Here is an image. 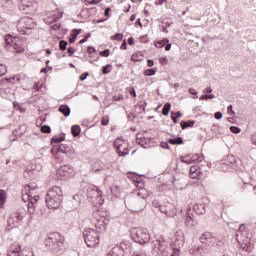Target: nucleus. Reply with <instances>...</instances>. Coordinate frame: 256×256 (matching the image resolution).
<instances>
[{
    "instance_id": "obj_1",
    "label": "nucleus",
    "mask_w": 256,
    "mask_h": 256,
    "mask_svg": "<svg viewBox=\"0 0 256 256\" xmlns=\"http://www.w3.org/2000/svg\"><path fill=\"white\" fill-rule=\"evenodd\" d=\"M109 221L106 222L105 218H100L95 224V229L87 228L83 232V239L87 247L93 248L99 245V233H105L107 231V226Z\"/></svg>"
},
{
    "instance_id": "obj_2",
    "label": "nucleus",
    "mask_w": 256,
    "mask_h": 256,
    "mask_svg": "<svg viewBox=\"0 0 256 256\" xmlns=\"http://www.w3.org/2000/svg\"><path fill=\"white\" fill-rule=\"evenodd\" d=\"M147 197H149L147 190L141 189L128 196L124 203L129 211H132L133 213H139L143 211L145 207H147Z\"/></svg>"
},
{
    "instance_id": "obj_3",
    "label": "nucleus",
    "mask_w": 256,
    "mask_h": 256,
    "mask_svg": "<svg viewBox=\"0 0 256 256\" xmlns=\"http://www.w3.org/2000/svg\"><path fill=\"white\" fill-rule=\"evenodd\" d=\"M151 248L154 256H179V248L169 247V243L161 236L152 240Z\"/></svg>"
},
{
    "instance_id": "obj_4",
    "label": "nucleus",
    "mask_w": 256,
    "mask_h": 256,
    "mask_svg": "<svg viewBox=\"0 0 256 256\" xmlns=\"http://www.w3.org/2000/svg\"><path fill=\"white\" fill-rule=\"evenodd\" d=\"M37 191V184L32 183L26 185L22 190V200L24 203L28 202V213L33 215L37 207V201H39V195L35 194Z\"/></svg>"
},
{
    "instance_id": "obj_5",
    "label": "nucleus",
    "mask_w": 256,
    "mask_h": 256,
    "mask_svg": "<svg viewBox=\"0 0 256 256\" xmlns=\"http://www.w3.org/2000/svg\"><path fill=\"white\" fill-rule=\"evenodd\" d=\"M45 203L48 209H59L63 203V190L61 187L54 186L50 188L45 196Z\"/></svg>"
},
{
    "instance_id": "obj_6",
    "label": "nucleus",
    "mask_w": 256,
    "mask_h": 256,
    "mask_svg": "<svg viewBox=\"0 0 256 256\" xmlns=\"http://www.w3.org/2000/svg\"><path fill=\"white\" fill-rule=\"evenodd\" d=\"M44 245L48 251H59L63 247V236L52 233L44 240Z\"/></svg>"
},
{
    "instance_id": "obj_7",
    "label": "nucleus",
    "mask_w": 256,
    "mask_h": 256,
    "mask_svg": "<svg viewBox=\"0 0 256 256\" xmlns=\"http://www.w3.org/2000/svg\"><path fill=\"white\" fill-rule=\"evenodd\" d=\"M37 22L31 17H23L17 23V29L20 35H31L33 29H36Z\"/></svg>"
},
{
    "instance_id": "obj_8",
    "label": "nucleus",
    "mask_w": 256,
    "mask_h": 256,
    "mask_svg": "<svg viewBox=\"0 0 256 256\" xmlns=\"http://www.w3.org/2000/svg\"><path fill=\"white\" fill-rule=\"evenodd\" d=\"M51 153L59 161H63L61 155H65L68 158H71L73 157V155H75V151L73 150V148L66 146L65 144H58L53 146L51 149Z\"/></svg>"
},
{
    "instance_id": "obj_9",
    "label": "nucleus",
    "mask_w": 256,
    "mask_h": 256,
    "mask_svg": "<svg viewBox=\"0 0 256 256\" xmlns=\"http://www.w3.org/2000/svg\"><path fill=\"white\" fill-rule=\"evenodd\" d=\"M132 239L135 243H139L143 245V243H149V239L151 236L149 235V231L145 228H135L132 230Z\"/></svg>"
},
{
    "instance_id": "obj_10",
    "label": "nucleus",
    "mask_w": 256,
    "mask_h": 256,
    "mask_svg": "<svg viewBox=\"0 0 256 256\" xmlns=\"http://www.w3.org/2000/svg\"><path fill=\"white\" fill-rule=\"evenodd\" d=\"M25 215H27L25 209H20L17 212L11 214L8 218V227H11L12 229L15 227H19V225L23 223Z\"/></svg>"
},
{
    "instance_id": "obj_11",
    "label": "nucleus",
    "mask_w": 256,
    "mask_h": 256,
    "mask_svg": "<svg viewBox=\"0 0 256 256\" xmlns=\"http://www.w3.org/2000/svg\"><path fill=\"white\" fill-rule=\"evenodd\" d=\"M251 233L249 230H245V226L241 225L239 230L236 232L235 239L239 245H249L251 243Z\"/></svg>"
},
{
    "instance_id": "obj_12",
    "label": "nucleus",
    "mask_w": 256,
    "mask_h": 256,
    "mask_svg": "<svg viewBox=\"0 0 256 256\" xmlns=\"http://www.w3.org/2000/svg\"><path fill=\"white\" fill-rule=\"evenodd\" d=\"M75 175V168L71 164H65L57 170V178L60 181H65Z\"/></svg>"
},
{
    "instance_id": "obj_13",
    "label": "nucleus",
    "mask_w": 256,
    "mask_h": 256,
    "mask_svg": "<svg viewBox=\"0 0 256 256\" xmlns=\"http://www.w3.org/2000/svg\"><path fill=\"white\" fill-rule=\"evenodd\" d=\"M87 197L88 199H91L92 203H99V205H103V192H101L97 186L88 188Z\"/></svg>"
},
{
    "instance_id": "obj_14",
    "label": "nucleus",
    "mask_w": 256,
    "mask_h": 256,
    "mask_svg": "<svg viewBox=\"0 0 256 256\" xmlns=\"http://www.w3.org/2000/svg\"><path fill=\"white\" fill-rule=\"evenodd\" d=\"M114 147L117 150L119 157H127V155H129V145L126 140L117 138L114 141Z\"/></svg>"
},
{
    "instance_id": "obj_15",
    "label": "nucleus",
    "mask_w": 256,
    "mask_h": 256,
    "mask_svg": "<svg viewBox=\"0 0 256 256\" xmlns=\"http://www.w3.org/2000/svg\"><path fill=\"white\" fill-rule=\"evenodd\" d=\"M19 9L29 15L30 13H35V11H37V4L32 0H22L19 4Z\"/></svg>"
},
{
    "instance_id": "obj_16",
    "label": "nucleus",
    "mask_w": 256,
    "mask_h": 256,
    "mask_svg": "<svg viewBox=\"0 0 256 256\" xmlns=\"http://www.w3.org/2000/svg\"><path fill=\"white\" fill-rule=\"evenodd\" d=\"M62 17H63V14H59V13L52 14L51 16L46 18L44 21L45 23L50 25V29H52L53 31H57L58 29L61 28V24L58 23L57 21H59V19H61Z\"/></svg>"
},
{
    "instance_id": "obj_17",
    "label": "nucleus",
    "mask_w": 256,
    "mask_h": 256,
    "mask_svg": "<svg viewBox=\"0 0 256 256\" xmlns=\"http://www.w3.org/2000/svg\"><path fill=\"white\" fill-rule=\"evenodd\" d=\"M160 212L164 213L168 217H174L175 213H177V208H175L174 204L167 202L160 206Z\"/></svg>"
},
{
    "instance_id": "obj_18",
    "label": "nucleus",
    "mask_w": 256,
    "mask_h": 256,
    "mask_svg": "<svg viewBox=\"0 0 256 256\" xmlns=\"http://www.w3.org/2000/svg\"><path fill=\"white\" fill-rule=\"evenodd\" d=\"M188 253L190 255H194V256H203V255H207V248H205L202 244L201 245H192L189 250Z\"/></svg>"
},
{
    "instance_id": "obj_19",
    "label": "nucleus",
    "mask_w": 256,
    "mask_h": 256,
    "mask_svg": "<svg viewBox=\"0 0 256 256\" xmlns=\"http://www.w3.org/2000/svg\"><path fill=\"white\" fill-rule=\"evenodd\" d=\"M7 256H23V251H21V245H19L18 243L10 244L7 250Z\"/></svg>"
},
{
    "instance_id": "obj_20",
    "label": "nucleus",
    "mask_w": 256,
    "mask_h": 256,
    "mask_svg": "<svg viewBox=\"0 0 256 256\" xmlns=\"http://www.w3.org/2000/svg\"><path fill=\"white\" fill-rule=\"evenodd\" d=\"M200 243L203 245L209 241V245H217V238L211 234V232L203 233L199 238Z\"/></svg>"
},
{
    "instance_id": "obj_21",
    "label": "nucleus",
    "mask_w": 256,
    "mask_h": 256,
    "mask_svg": "<svg viewBox=\"0 0 256 256\" xmlns=\"http://www.w3.org/2000/svg\"><path fill=\"white\" fill-rule=\"evenodd\" d=\"M176 249H181L183 245H185V234L182 232V230H177L175 233V241Z\"/></svg>"
},
{
    "instance_id": "obj_22",
    "label": "nucleus",
    "mask_w": 256,
    "mask_h": 256,
    "mask_svg": "<svg viewBox=\"0 0 256 256\" xmlns=\"http://www.w3.org/2000/svg\"><path fill=\"white\" fill-rule=\"evenodd\" d=\"M19 81H21V77H19V76L4 78V79L0 80V86L5 87V85H9V83H12V85H15V83H19Z\"/></svg>"
},
{
    "instance_id": "obj_23",
    "label": "nucleus",
    "mask_w": 256,
    "mask_h": 256,
    "mask_svg": "<svg viewBox=\"0 0 256 256\" xmlns=\"http://www.w3.org/2000/svg\"><path fill=\"white\" fill-rule=\"evenodd\" d=\"M186 225L187 227H196L197 225V220L195 219V216L191 213V210H187Z\"/></svg>"
},
{
    "instance_id": "obj_24",
    "label": "nucleus",
    "mask_w": 256,
    "mask_h": 256,
    "mask_svg": "<svg viewBox=\"0 0 256 256\" xmlns=\"http://www.w3.org/2000/svg\"><path fill=\"white\" fill-rule=\"evenodd\" d=\"M107 256H125V251L123 247L115 246L108 252Z\"/></svg>"
},
{
    "instance_id": "obj_25",
    "label": "nucleus",
    "mask_w": 256,
    "mask_h": 256,
    "mask_svg": "<svg viewBox=\"0 0 256 256\" xmlns=\"http://www.w3.org/2000/svg\"><path fill=\"white\" fill-rule=\"evenodd\" d=\"M174 187L178 189V191H181L187 187V184H185V180H177L176 178L172 181Z\"/></svg>"
},
{
    "instance_id": "obj_26",
    "label": "nucleus",
    "mask_w": 256,
    "mask_h": 256,
    "mask_svg": "<svg viewBox=\"0 0 256 256\" xmlns=\"http://www.w3.org/2000/svg\"><path fill=\"white\" fill-rule=\"evenodd\" d=\"M194 211L197 213V215H205L207 210H205V204L199 203L194 205Z\"/></svg>"
},
{
    "instance_id": "obj_27",
    "label": "nucleus",
    "mask_w": 256,
    "mask_h": 256,
    "mask_svg": "<svg viewBox=\"0 0 256 256\" xmlns=\"http://www.w3.org/2000/svg\"><path fill=\"white\" fill-rule=\"evenodd\" d=\"M59 111L64 117H69V115H71V108H69V105L67 104L61 105Z\"/></svg>"
},
{
    "instance_id": "obj_28",
    "label": "nucleus",
    "mask_w": 256,
    "mask_h": 256,
    "mask_svg": "<svg viewBox=\"0 0 256 256\" xmlns=\"http://www.w3.org/2000/svg\"><path fill=\"white\" fill-rule=\"evenodd\" d=\"M146 107H147V102L140 101L136 104L135 109L137 113H144Z\"/></svg>"
},
{
    "instance_id": "obj_29",
    "label": "nucleus",
    "mask_w": 256,
    "mask_h": 256,
    "mask_svg": "<svg viewBox=\"0 0 256 256\" xmlns=\"http://www.w3.org/2000/svg\"><path fill=\"white\" fill-rule=\"evenodd\" d=\"M7 202V192L5 190L0 189V209L5 205Z\"/></svg>"
},
{
    "instance_id": "obj_30",
    "label": "nucleus",
    "mask_w": 256,
    "mask_h": 256,
    "mask_svg": "<svg viewBox=\"0 0 256 256\" xmlns=\"http://www.w3.org/2000/svg\"><path fill=\"white\" fill-rule=\"evenodd\" d=\"M168 143H170V145H182L183 144V138L181 137H175V138H170L168 139Z\"/></svg>"
},
{
    "instance_id": "obj_31",
    "label": "nucleus",
    "mask_w": 256,
    "mask_h": 256,
    "mask_svg": "<svg viewBox=\"0 0 256 256\" xmlns=\"http://www.w3.org/2000/svg\"><path fill=\"white\" fill-rule=\"evenodd\" d=\"M193 125H195V120L181 121L180 122L181 129H187L189 127H193Z\"/></svg>"
},
{
    "instance_id": "obj_32",
    "label": "nucleus",
    "mask_w": 256,
    "mask_h": 256,
    "mask_svg": "<svg viewBox=\"0 0 256 256\" xmlns=\"http://www.w3.org/2000/svg\"><path fill=\"white\" fill-rule=\"evenodd\" d=\"M71 133L73 137H79V135H81V126L73 125L71 128Z\"/></svg>"
},
{
    "instance_id": "obj_33",
    "label": "nucleus",
    "mask_w": 256,
    "mask_h": 256,
    "mask_svg": "<svg viewBox=\"0 0 256 256\" xmlns=\"http://www.w3.org/2000/svg\"><path fill=\"white\" fill-rule=\"evenodd\" d=\"M191 163H201L203 159H205V156L194 154L192 157H190Z\"/></svg>"
},
{
    "instance_id": "obj_34",
    "label": "nucleus",
    "mask_w": 256,
    "mask_h": 256,
    "mask_svg": "<svg viewBox=\"0 0 256 256\" xmlns=\"http://www.w3.org/2000/svg\"><path fill=\"white\" fill-rule=\"evenodd\" d=\"M111 193L114 197L119 198L121 197V188L119 186H112Z\"/></svg>"
},
{
    "instance_id": "obj_35",
    "label": "nucleus",
    "mask_w": 256,
    "mask_h": 256,
    "mask_svg": "<svg viewBox=\"0 0 256 256\" xmlns=\"http://www.w3.org/2000/svg\"><path fill=\"white\" fill-rule=\"evenodd\" d=\"M228 161H230V163H227V165H229L232 169H237V159L235 156H229Z\"/></svg>"
},
{
    "instance_id": "obj_36",
    "label": "nucleus",
    "mask_w": 256,
    "mask_h": 256,
    "mask_svg": "<svg viewBox=\"0 0 256 256\" xmlns=\"http://www.w3.org/2000/svg\"><path fill=\"white\" fill-rule=\"evenodd\" d=\"M169 111H171V103L168 102V103L164 104V106H163L162 115L167 117V115H169Z\"/></svg>"
},
{
    "instance_id": "obj_37",
    "label": "nucleus",
    "mask_w": 256,
    "mask_h": 256,
    "mask_svg": "<svg viewBox=\"0 0 256 256\" xmlns=\"http://www.w3.org/2000/svg\"><path fill=\"white\" fill-rule=\"evenodd\" d=\"M167 43H169V39L164 38L163 40L156 42L155 47H157L158 49H162V47H165Z\"/></svg>"
},
{
    "instance_id": "obj_38",
    "label": "nucleus",
    "mask_w": 256,
    "mask_h": 256,
    "mask_svg": "<svg viewBox=\"0 0 256 256\" xmlns=\"http://www.w3.org/2000/svg\"><path fill=\"white\" fill-rule=\"evenodd\" d=\"M157 73V69L155 68H150L144 71L145 77H153Z\"/></svg>"
},
{
    "instance_id": "obj_39",
    "label": "nucleus",
    "mask_w": 256,
    "mask_h": 256,
    "mask_svg": "<svg viewBox=\"0 0 256 256\" xmlns=\"http://www.w3.org/2000/svg\"><path fill=\"white\" fill-rule=\"evenodd\" d=\"M111 68H112L111 64H108V65H106V66H103V67H102V73H103V75H108V73H111Z\"/></svg>"
},
{
    "instance_id": "obj_40",
    "label": "nucleus",
    "mask_w": 256,
    "mask_h": 256,
    "mask_svg": "<svg viewBox=\"0 0 256 256\" xmlns=\"http://www.w3.org/2000/svg\"><path fill=\"white\" fill-rule=\"evenodd\" d=\"M62 141H65V136L51 138V143H61Z\"/></svg>"
},
{
    "instance_id": "obj_41",
    "label": "nucleus",
    "mask_w": 256,
    "mask_h": 256,
    "mask_svg": "<svg viewBox=\"0 0 256 256\" xmlns=\"http://www.w3.org/2000/svg\"><path fill=\"white\" fill-rule=\"evenodd\" d=\"M112 41H123V34L122 33H116L111 37Z\"/></svg>"
},
{
    "instance_id": "obj_42",
    "label": "nucleus",
    "mask_w": 256,
    "mask_h": 256,
    "mask_svg": "<svg viewBox=\"0 0 256 256\" xmlns=\"http://www.w3.org/2000/svg\"><path fill=\"white\" fill-rule=\"evenodd\" d=\"M67 45H68L67 41L61 40L59 42L60 51H65L67 49Z\"/></svg>"
},
{
    "instance_id": "obj_43",
    "label": "nucleus",
    "mask_w": 256,
    "mask_h": 256,
    "mask_svg": "<svg viewBox=\"0 0 256 256\" xmlns=\"http://www.w3.org/2000/svg\"><path fill=\"white\" fill-rule=\"evenodd\" d=\"M199 99L200 101H204L205 99H215V94H204Z\"/></svg>"
},
{
    "instance_id": "obj_44",
    "label": "nucleus",
    "mask_w": 256,
    "mask_h": 256,
    "mask_svg": "<svg viewBox=\"0 0 256 256\" xmlns=\"http://www.w3.org/2000/svg\"><path fill=\"white\" fill-rule=\"evenodd\" d=\"M7 74V66L4 64H0V77H3V75Z\"/></svg>"
},
{
    "instance_id": "obj_45",
    "label": "nucleus",
    "mask_w": 256,
    "mask_h": 256,
    "mask_svg": "<svg viewBox=\"0 0 256 256\" xmlns=\"http://www.w3.org/2000/svg\"><path fill=\"white\" fill-rule=\"evenodd\" d=\"M3 7L5 9H12L13 7V1L12 0H7L4 4H3Z\"/></svg>"
},
{
    "instance_id": "obj_46",
    "label": "nucleus",
    "mask_w": 256,
    "mask_h": 256,
    "mask_svg": "<svg viewBox=\"0 0 256 256\" xmlns=\"http://www.w3.org/2000/svg\"><path fill=\"white\" fill-rule=\"evenodd\" d=\"M181 162L182 163H186V165H191L192 163H191V157H189V156H184V157H182L181 158Z\"/></svg>"
},
{
    "instance_id": "obj_47",
    "label": "nucleus",
    "mask_w": 256,
    "mask_h": 256,
    "mask_svg": "<svg viewBox=\"0 0 256 256\" xmlns=\"http://www.w3.org/2000/svg\"><path fill=\"white\" fill-rule=\"evenodd\" d=\"M230 131H231V133H235V135H237V134L241 133V128H239L237 126H231Z\"/></svg>"
},
{
    "instance_id": "obj_48",
    "label": "nucleus",
    "mask_w": 256,
    "mask_h": 256,
    "mask_svg": "<svg viewBox=\"0 0 256 256\" xmlns=\"http://www.w3.org/2000/svg\"><path fill=\"white\" fill-rule=\"evenodd\" d=\"M202 172H192L190 173L191 179H200Z\"/></svg>"
},
{
    "instance_id": "obj_49",
    "label": "nucleus",
    "mask_w": 256,
    "mask_h": 256,
    "mask_svg": "<svg viewBox=\"0 0 256 256\" xmlns=\"http://www.w3.org/2000/svg\"><path fill=\"white\" fill-rule=\"evenodd\" d=\"M131 61H133L134 63L141 61V58L139 57V52L132 55Z\"/></svg>"
},
{
    "instance_id": "obj_50",
    "label": "nucleus",
    "mask_w": 256,
    "mask_h": 256,
    "mask_svg": "<svg viewBox=\"0 0 256 256\" xmlns=\"http://www.w3.org/2000/svg\"><path fill=\"white\" fill-rule=\"evenodd\" d=\"M204 246L205 249H207V252L209 253L213 247H215L216 245H209V241H206V243L202 244Z\"/></svg>"
},
{
    "instance_id": "obj_51",
    "label": "nucleus",
    "mask_w": 256,
    "mask_h": 256,
    "mask_svg": "<svg viewBox=\"0 0 256 256\" xmlns=\"http://www.w3.org/2000/svg\"><path fill=\"white\" fill-rule=\"evenodd\" d=\"M166 21H167V19H164V20L162 21V23H166V26H162V31H163V33H168L167 27H170V26H171V23L166 22Z\"/></svg>"
},
{
    "instance_id": "obj_52",
    "label": "nucleus",
    "mask_w": 256,
    "mask_h": 256,
    "mask_svg": "<svg viewBox=\"0 0 256 256\" xmlns=\"http://www.w3.org/2000/svg\"><path fill=\"white\" fill-rule=\"evenodd\" d=\"M86 5H97L98 3H101V0H85Z\"/></svg>"
},
{
    "instance_id": "obj_53",
    "label": "nucleus",
    "mask_w": 256,
    "mask_h": 256,
    "mask_svg": "<svg viewBox=\"0 0 256 256\" xmlns=\"http://www.w3.org/2000/svg\"><path fill=\"white\" fill-rule=\"evenodd\" d=\"M101 125H103V126L109 125V116H104L102 118Z\"/></svg>"
},
{
    "instance_id": "obj_54",
    "label": "nucleus",
    "mask_w": 256,
    "mask_h": 256,
    "mask_svg": "<svg viewBox=\"0 0 256 256\" xmlns=\"http://www.w3.org/2000/svg\"><path fill=\"white\" fill-rule=\"evenodd\" d=\"M50 131H51L50 126L44 125V126L41 127V132L42 133H49Z\"/></svg>"
},
{
    "instance_id": "obj_55",
    "label": "nucleus",
    "mask_w": 256,
    "mask_h": 256,
    "mask_svg": "<svg viewBox=\"0 0 256 256\" xmlns=\"http://www.w3.org/2000/svg\"><path fill=\"white\" fill-rule=\"evenodd\" d=\"M109 53H110L109 49H105L101 51L99 54L101 57H109Z\"/></svg>"
},
{
    "instance_id": "obj_56",
    "label": "nucleus",
    "mask_w": 256,
    "mask_h": 256,
    "mask_svg": "<svg viewBox=\"0 0 256 256\" xmlns=\"http://www.w3.org/2000/svg\"><path fill=\"white\" fill-rule=\"evenodd\" d=\"M14 49H15L16 53H24L25 52V48H23V47L15 46Z\"/></svg>"
},
{
    "instance_id": "obj_57",
    "label": "nucleus",
    "mask_w": 256,
    "mask_h": 256,
    "mask_svg": "<svg viewBox=\"0 0 256 256\" xmlns=\"http://www.w3.org/2000/svg\"><path fill=\"white\" fill-rule=\"evenodd\" d=\"M67 52H68L69 57H73L75 50L73 49V47H68Z\"/></svg>"
},
{
    "instance_id": "obj_58",
    "label": "nucleus",
    "mask_w": 256,
    "mask_h": 256,
    "mask_svg": "<svg viewBox=\"0 0 256 256\" xmlns=\"http://www.w3.org/2000/svg\"><path fill=\"white\" fill-rule=\"evenodd\" d=\"M211 131H213L214 133H219V125L217 124L212 125Z\"/></svg>"
},
{
    "instance_id": "obj_59",
    "label": "nucleus",
    "mask_w": 256,
    "mask_h": 256,
    "mask_svg": "<svg viewBox=\"0 0 256 256\" xmlns=\"http://www.w3.org/2000/svg\"><path fill=\"white\" fill-rule=\"evenodd\" d=\"M227 111H228L229 115H235V111H233V105H229L227 107Z\"/></svg>"
},
{
    "instance_id": "obj_60",
    "label": "nucleus",
    "mask_w": 256,
    "mask_h": 256,
    "mask_svg": "<svg viewBox=\"0 0 256 256\" xmlns=\"http://www.w3.org/2000/svg\"><path fill=\"white\" fill-rule=\"evenodd\" d=\"M190 173H201V170H198L197 166H192L190 168Z\"/></svg>"
},
{
    "instance_id": "obj_61",
    "label": "nucleus",
    "mask_w": 256,
    "mask_h": 256,
    "mask_svg": "<svg viewBox=\"0 0 256 256\" xmlns=\"http://www.w3.org/2000/svg\"><path fill=\"white\" fill-rule=\"evenodd\" d=\"M89 77V72H85L80 76V81H85Z\"/></svg>"
},
{
    "instance_id": "obj_62",
    "label": "nucleus",
    "mask_w": 256,
    "mask_h": 256,
    "mask_svg": "<svg viewBox=\"0 0 256 256\" xmlns=\"http://www.w3.org/2000/svg\"><path fill=\"white\" fill-rule=\"evenodd\" d=\"M215 119L219 120V119H223V114L221 112H216L214 114Z\"/></svg>"
},
{
    "instance_id": "obj_63",
    "label": "nucleus",
    "mask_w": 256,
    "mask_h": 256,
    "mask_svg": "<svg viewBox=\"0 0 256 256\" xmlns=\"http://www.w3.org/2000/svg\"><path fill=\"white\" fill-rule=\"evenodd\" d=\"M34 89H35L36 91H41V83H40V82H36V83L34 84Z\"/></svg>"
},
{
    "instance_id": "obj_64",
    "label": "nucleus",
    "mask_w": 256,
    "mask_h": 256,
    "mask_svg": "<svg viewBox=\"0 0 256 256\" xmlns=\"http://www.w3.org/2000/svg\"><path fill=\"white\" fill-rule=\"evenodd\" d=\"M113 101H123V95L120 94L119 96H114Z\"/></svg>"
}]
</instances>
